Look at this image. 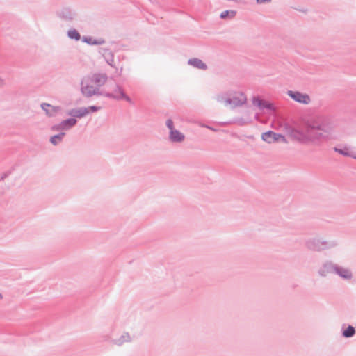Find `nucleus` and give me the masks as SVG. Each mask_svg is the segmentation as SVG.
Returning a JSON list of instances; mask_svg holds the SVG:
<instances>
[{
	"mask_svg": "<svg viewBox=\"0 0 356 356\" xmlns=\"http://www.w3.org/2000/svg\"><path fill=\"white\" fill-rule=\"evenodd\" d=\"M288 136L293 140H298L303 143L318 144L320 143L323 135L321 134L313 133L309 131L308 136L305 134L301 130L290 128L287 130Z\"/></svg>",
	"mask_w": 356,
	"mask_h": 356,
	"instance_id": "nucleus-1",
	"label": "nucleus"
},
{
	"mask_svg": "<svg viewBox=\"0 0 356 356\" xmlns=\"http://www.w3.org/2000/svg\"><path fill=\"white\" fill-rule=\"evenodd\" d=\"M99 89L91 83L89 77H86L81 81V92L87 96L90 97L97 93Z\"/></svg>",
	"mask_w": 356,
	"mask_h": 356,
	"instance_id": "nucleus-2",
	"label": "nucleus"
},
{
	"mask_svg": "<svg viewBox=\"0 0 356 356\" xmlns=\"http://www.w3.org/2000/svg\"><path fill=\"white\" fill-rule=\"evenodd\" d=\"M261 138L264 141L268 143L275 142L286 143V140L285 139L284 136L273 131H268L263 134Z\"/></svg>",
	"mask_w": 356,
	"mask_h": 356,
	"instance_id": "nucleus-3",
	"label": "nucleus"
},
{
	"mask_svg": "<svg viewBox=\"0 0 356 356\" xmlns=\"http://www.w3.org/2000/svg\"><path fill=\"white\" fill-rule=\"evenodd\" d=\"M246 101V97L241 92L234 93L227 100V103L234 106L243 104Z\"/></svg>",
	"mask_w": 356,
	"mask_h": 356,
	"instance_id": "nucleus-4",
	"label": "nucleus"
},
{
	"mask_svg": "<svg viewBox=\"0 0 356 356\" xmlns=\"http://www.w3.org/2000/svg\"><path fill=\"white\" fill-rule=\"evenodd\" d=\"M288 94L293 99L298 102L308 104L310 102V98L308 95L299 92L289 91Z\"/></svg>",
	"mask_w": 356,
	"mask_h": 356,
	"instance_id": "nucleus-5",
	"label": "nucleus"
},
{
	"mask_svg": "<svg viewBox=\"0 0 356 356\" xmlns=\"http://www.w3.org/2000/svg\"><path fill=\"white\" fill-rule=\"evenodd\" d=\"M89 78L90 79L91 83L97 86L98 89L101 86L104 84L106 81V76L102 74H95L92 77Z\"/></svg>",
	"mask_w": 356,
	"mask_h": 356,
	"instance_id": "nucleus-6",
	"label": "nucleus"
},
{
	"mask_svg": "<svg viewBox=\"0 0 356 356\" xmlns=\"http://www.w3.org/2000/svg\"><path fill=\"white\" fill-rule=\"evenodd\" d=\"M41 107L45 111L46 114L49 117L54 116L60 111L59 107L54 106L46 103L42 104Z\"/></svg>",
	"mask_w": 356,
	"mask_h": 356,
	"instance_id": "nucleus-7",
	"label": "nucleus"
},
{
	"mask_svg": "<svg viewBox=\"0 0 356 356\" xmlns=\"http://www.w3.org/2000/svg\"><path fill=\"white\" fill-rule=\"evenodd\" d=\"M76 123V120L75 119H69L63 121L59 125L56 127H54V130H60V129H68L70 127H73Z\"/></svg>",
	"mask_w": 356,
	"mask_h": 356,
	"instance_id": "nucleus-8",
	"label": "nucleus"
},
{
	"mask_svg": "<svg viewBox=\"0 0 356 356\" xmlns=\"http://www.w3.org/2000/svg\"><path fill=\"white\" fill-rule=\"evenodd\" d=\"M170 138L174 142H181L184 139V135L177 130L170 131Z\"/></svg>",
	"mask_w": 356,
	"mask_h": 356,
	"instance_id": "nucleus-9",
	"label": "nucleus"
},
{
	"mask_svg": "<svg viewBox=\"0 0 356 356\" xmlns=\"http://www.w3.org/2000/svg\"><path fill=\"white\" fill-rule=\"evenodd\" d=\"M89 113L87 108H81L77 109H73L70 112V115L77 117L82 118L85 116L86 114Z\"/></svg>",
	"mask_w": 356,
	"mask_h": 356,
	"instance_id": "nucleus-10",
	"label": "nucleus"
},
{
	"mask_svg": "<svg viewBox=\"0 0 356 356\" xmlns=\"http://www.w3.org/2000/svg\"><path fill=\"white\" fill-rule=\"evenodd\" d=\"M188 63L198 69L205 70L207 68V65L201 60L197 58L189 60Z\"/></svg>",
	"mask_w": 356,
	"mask_h": 356,
	"instance_id": "nucleus-11",
	"label": "nucleus"
},
{
	"mask_svg": "<svg viewBox=\"0 0 356 356\" xmlns=\"http://www.w3.org/2000/svg\"><path fill=\"white\" fill-rule=\"evenodd\" d=\"M111 95L115 98L124 99L130 103L131 102L130 98L129 97L126 96L120 88H118L117 91L112 93Z\"/></svg>",
	"mask_w": 356,
	"mask_h": 356,
	"instance_id": "nucleus-12",
	"label": "nucleus"
},
{
	"mask_svg": "<svg viewBox=\"0 0 356 356\" xmlns=\"http://www.w3.org/2000/svg\"><path fill=\"white\" fill-rule=\"evenodd\" d=\"M236 11L234 10H225L220 14V17L222 19L232 18L235 16Z\"/></svg>",
	"mask_w": 356,
	"mask_h": 356,
	"instance_id": "nucleus-13",
	"label": "nucleus"
},
{
	"mask_svg": "<svg viewBox=\"0 0 356 356\" xmlns=\"http://www.w3.org/2000/svg\"><path fill=\"white\" fill-rule=\"evenodd\" d=\"M64 136H65L64 133L54 136L51 138L50 141L52 144L56 145L58 143H59L62 140V138Z\"/></svg>",
	"mask_w": 356,
	"mask_h": 356,
	"instance_id": "nucleus-14",
	"label": "nucleus"
},
{
	"mask_svg": "<svg viewBox=\"0 0 356 356\" xmlns=\"http://www.w3.org/2000/svg\"><path fill=\"white\" fill-rule=\"evenodd\" d=\"M68 36L72 39H75L79 40L80 39V34L77 32V31L72 29L68 31Z\"/></svg>",
	"mask_w": 356,
	"mask_h": 356,
	"instance_id": "nucleus-15",
	"label": "nucleus"
},
{
	"mask_svg": "<svg viewBox=\"0 0 356 356\" xmlns=\"http://www.w3.org/2000/svg\"><path fill=\"white\" fill-rule=\"evenodd\" d=\"M355 333V329L352 326H349L346 330L343 331V336L346 337H350Z\"/></svg>",
	"mask_w": 356,
	"mask_h": 356,
	"instance_id": "nucleus-16",
	"label": "nucleus"
},
{
	"mask_svg": "<svg viewBox=\"0 0 356 356\" xmlns=\"http://www.w3.org/2000/svg\"><path fill=\"white\" fill-rule=\"evenodd\" d=\"M338 273L344 278H350L351 277V273L348 270L341 269L338 270Z\"/></svg>",
	"mask_w": 356,
	"mask_h": 356,
	"instance_id": "nucleus-17",
	"label": "nucleus"
},
{
	"mask_svg": "<svg viewBox=\"0 0 356 356\" xmlns=\"http://www.w3.org/2000/svg\"><path fill=\"white\" fill-rule=\"evenodd\" d=\"M334 151L345 156H350L348 149L346 147L343 149L335 147Z\"/></svg>",
	"mask_w": 356,
	"mask_h": 356,
	"instance_id": "nucleus-18",
	"label": "nucleus"
},
{
	"mask_svg": "<svg viewBox=\"0 0 356 356\" xmlns=\"http://www.w3.org/2000/svg\"><path fill=\"white\" fill-rule=\"evenodd\" d=\"M83 41L88 44H102L104 42L103 40H100L98 42L93 41L91 38H86L83 39Z\"/></svg>",
	"mask_w": 356,
	"mask_h": 356,
	"instance_id": "nucleus-19",
	"label": "nucleus"
},
{
	"mask_svg": "<svg viewBox=\"0 0 356 356\" xmlns=\"http://www.w3.org/2000/svg\"><path fill=\"white\" fill-rule=\"evenodd\" d=\"M261 108H267L269 109H274L273 105L271 103L267 102H263Z\"/></svg>",
	"mask_w": 356,
	"mask_h": 356,
	"instance_id": "nucleus-20",
	"label": "nucleus"
},
{
	"mask_svg": "<svg viewBox=\"0 0 356 356\" xmlns=\"http://www.w3.org/2000/svg\"><path fill=\"white\" fill-rule=\"evenodd\" d=\"M309 127L312 130H322L323 129V127L321 124H313V125H309Z\"/></svg>",
	"mask_w": 356,
	"mask_h": 356,
	"instance_id": "nucleus-21",
	"label": "nucleus"
},
{
	"mask_svg": "<svg viewBox=\"0 0 356 356\" xmlns=\"http://www.w3.org/2000/svg\"><path fill=\"white\" fill-rule=\"evenodd\" d=\"M263 102L262 100L259 99H254L253 102H254V104L259 106L260 108H261L262 106V104H263Z\"/></svg>",
	"mask_w": 356,
	"mask_h": 356,
	"instance_id": "nucleus-22",
	"label": "nucleus"
},
{
	"mask_svg": "<svg viewBox=\"0 0 356 356\" xmlns=\"http://www.w3.org/2000/svg\"><path fill=\"white\" fill-rule=\"evenodd\" d=\"M166 124H167L168 127L170 129V131L174 129H173V122L172 120H168Z\"/></svg>",
	"mask_w": 356,
	"mask_h": 356,
	"instance_id": "nucleus-23",
	"label": "nucleus"
},
{
	"mask_svg": "<svg viewBox=\"0 0 356 356\" xmlns=\"http://www.w3.org/2000/svg\"><path fill=\"white\" fill-rule=\"evenodd\" d=\"M87 108H88V110L89 113H90V111L94 112V111H97V110H98V108H97V107H96V106H90V107Z\"/></svg>",
	"mask_w": 356,
	"mask_h": 356,
	"instance_id": "nucleus-24",
	"label": "nucleus"
},
{
	"mask_svg": "<svg viewBox=\"0 0 356 356\" xmlns=\"http://www.w3.org/2000/svg\"><path fill=\"white\" fill-rule=\"evenodd\" d=\"M3 298L2 295L0 293V300Z\"/></svg>",
	"mask_w": 356,
	"mask_h": 356,
	"instance_id": "nucleus-25",
	"label": "nucleus"
}]
</instances>
